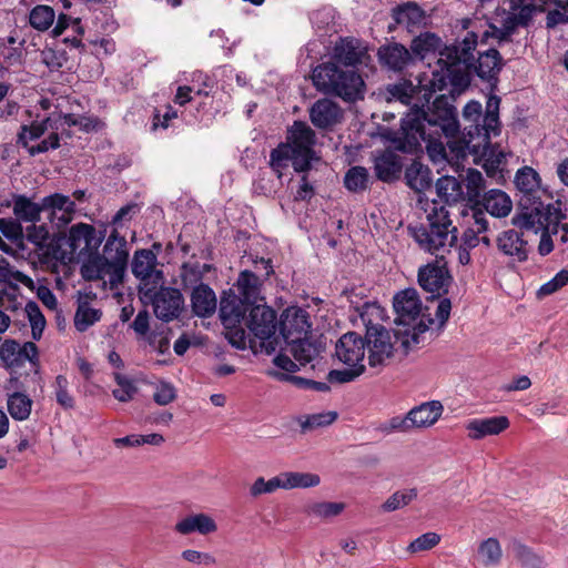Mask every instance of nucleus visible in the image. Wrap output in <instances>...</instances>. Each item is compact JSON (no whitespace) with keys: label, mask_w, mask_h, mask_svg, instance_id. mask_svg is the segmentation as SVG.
<instances>
[{"label":"nucleus","mask_w":568,"mask_h":568,"mask_svg":"<svg viewBox=\"0 0 568 568\" xmlns=\"http://www.w3.org/2000/svg\"><path fill=\"white\" fill-rule=\"evenodd\" d=\"M286 351L291 353L300 366L313 362L320 354L318 346L306 337L285 341Z\"/></svg>","instance_id":"2f4dec72"},{"label":"nucleus","mask_w":568,"mask_h":568,"mask_svg":"<svg viewBox=\"0 0 568 568\" xmlns=\"http://www.w3.org/2000/svg\"><path fill=\"white\" fill-rule=\"evenodd\" d=\"M217 300L209 285H197L191 293V306L199 317H210L216 311Z\"/></svg>","instance_id":"c85d7f7f"},{"label":"nucleus","mask_w":568,"mask_h":568,"mask_svg":"<svg viewBox=\"0 0 568 568\" xmlns=\"http://www.w3.org/2000/svg\"><path fill=\"white\" fill-rule=\"evenodd\" d=\"M44 210L43 199L41 203H34L24 195H17L13 199V213L18 221L36 223Z\"/></svg>","instance_id":"f704fd0d"},{"label":"nucleus","mask_w":568,"mask_h":568,"mask_svg":"<svg viewBox=\"0 0 568 568\" xmlns=\"http://www.w3.org/2000/svg\"><path fill=\"white\" fill-rule=\"evenodd\" d=\"M479 204L494 217H506L513 209V202L507 193L501 190H489L483 195Z\"/></svg>","instance_id":"7c9ffc66"},{"label":"nucleus","mask_w":568,"mask_h":568,"mask_svg":"<svg viewBox=\"0 0 568 568\" xmlns=\"http://www.w3.org/2000/svg\"><path fill=\"white\" fill-rule=\"evenodd\" d=\"M392 18L396 24L404 26L408 32H415L425 27L427 17L417 2L407 1L392 9Z\"/></svg>","instance_id":"412c9836"},{"label":"nucleus","mask_w":568,"mask_h":568,"mask_svg":"<svg viewBox=\"0 0 568 568\" xmlns=\"http://www.w3.org/2000/svg\"><path fill=\"white\" fill-rule=\"evenodd\" d=\"M49 122L50 119L47 118L42 121H34L30 125H22L18 134V143L22 148H28L31 141L38 140L48 131Z\"/></svg>","instance_id":"603ef678"},{"label":"nucleus","mask_w":568,"mask_h":568,"mask_svg":"<svg viewBox=\"0 0 568 568\" xmlns=\"http://www.w3.org/2000/svg\"><path fill=\"white\" fill-rule=\"evenodd\" d=\"M346 508V505L342 501H314L305 507V514L321 519L329 520L339 516Z\"/></svg>","instance_id":"ea45409f"},{"label":"nucleus","mask_w":568,"mask_h":568,"mask_svg":"<svg viewBox=\"0 0 568 568\" xmlns=\"http://www.w3.org/2000/svg\"><path fill=\"white\" fill-rule=\"evenodd\" d=\"M210 264H201L199 262H187L181 267L180 277L184 288L204 285L202 280L204 274L211 271Z\"/></svg>","instance_id":"79ce46f5"},{"label":"nucleus","mask_w":568,"mask_h":568,"mask_svg":"<svg viewBox=\"0 0 568 568\" xmlns=\"http://www.w3.org/2000/svg\"><path fill=\"white\" fill-rule=\"evenodd\" d=\"M358 320L366 328V332L371 327L382 328L385 316V310L377 303H364L358 310Z\"/></svg>","instance_id":"a18cd8bd"},{"label":"nucleus","mask_w":568,"mask_h":568,"mask_svg":"<svg viewBox=\"0 0 568 568\" xmlns=\"http://www.w3.org/2000/svg\"><path fill=\"white\" fill-rule=\"evenodd\" d=\"M407 185L417 193H422L432 186L430 170L419 162H413L405 172Z\"/></svg>","instance_id":"c9c22d12"},{"label":"nucleus","mask_w":568,"mask_h":568,"mask_svg":"<svg viewBox=\"0 0 568 568\" xmlns=\"http://www.w3.org/2000/svg\"><path fill=\"white\" fill-rule=\"evenodd\" d=\"M315 142L316 134L313 129L304 122L295 121L287 130L286 142L273 149L270 154V165L277 178L283 175L288 162L296 172H307L315 159Z\"/></svg>","instance_id":"f03ea898"},{"label":"nucleus","mask_w":568,"mask_h":568,"mask_svg":"<svg viewBox=\"0 0 568 568\" xmlns=\"http://www.w3.org/2000/svg\"><path fill=\"white\" fill-rule=\"evenodd\" d=\"M444 406L439 400H429L415 406L408 412V419L414 428H428L442 416Z\"/></svg>","instance_id":"a878e982"},{"label":"nucleus","mask_w":568,"mask_h":568,"mask_svg":"<svg viewBox=\"0 0 568 568\" xmlns=\"http://www.w3.org/2000/svg\"><path fill=\"white\" fill-rule=\"evenodd\" d=\"M175 388L171 383L160 382L156 385L155 392L153 394V399L156 404L165 406L172 403L175 399Z\"/></svg>","instance_id":"774afa93"},{"label":"nucleus","mask_w":568,"mask_h":568,"mask_svg":"<svg viewBox=\"0 0 568 568\" xmlns=\"http://www.w3.org/2000/svg\"><path fill=\"white\" fill-rule=\"evenodd\" d=\"M336 418V412H322L304 417V419H301L300 425L303 432L313 430L315 428L325 427L333 424Z\"/></svg>","instance_id":"5fc2aeb1"},{"label":"nucleus","mask_w":568,"mask_h":568,"mask_svg":"<svg viewBox=\"0 0 568 568\" xmlns=\"http://www.w3.org/2000/svg\"><path fill=\"white\" fill-rule=\"evenodd\" d=\"M95 240V229L85 223L72 225L69 232V242L73 251H84L91 247Z\"/></svg>","instance_id":"e433bc0d"},{"label":"nucleus","mask_w":568,"mask_h":568,"mask_svg":"<svg viewBox=\"0 0 568 568\" xmlns=\"http://www.w3.org/2000/svg\"><path fill=\"white\" fill-rule=\"evenodd\" d=\"M365 369L364 365L349 367L347 369H333L328 373L327 379L331 383H348L358 377Z\"/></svg>","instance_id":"338daca9"},{"label":"nucleus","mask_w":568,"mask_h":568,"mask_svg":"<svg viewBox=\"0 0 568 568\" xmlns=\"http://www.w3.org/2000/svg\"><path fill=\"white\" fill-rule=\"evenodd\" d=\"M102 312L93 308L87 301L79 300L74 314V327L79 332H85L90 326L101 320Z\"/></svg>","instance_id":"c03bdc74"},{"label":"nucleus","mask_w":568,"mask_h":568,"mask_svg":"<svg viewBox=\"0 0 568 568\" xmlns=\"http://www.w3.org/2000/svg\"><path fill=\"white\" fill-rule=\"evenodd\" d=\"M114 379L119 387L112 390L113 396L122 403L131 400L138 392L133 382L121 374H115Z\"/></svg>","instance_id":"13d9d810"},{"label":"nucleus","mask_w":568,"mask_h":568,"mask_svg":"<svg viewBox=\"0 0 568 568\" xmlns=\"http://www.w3.org/2000/svg\"><path fill=\"white\" fill-rule=\"evenodd\" d=\"M57 402L64 409H71L74 406V398L69 394V382L65 376L58 375L53 383Z\"/></svg>","instance_id":"4d7b16f0"},{"label":"nucleus","mask_w":568,"mask_h":568,"mask_svg":"<svg viewBox=\"0 0 568 568\" xmlns=\"http://www.w3.org/2000/svg\"><path fill=\"white\" fill-rule=\"evenodd\" d=\"M446 264L445 258H436L435 263H429L419 268L418 283L423 290L432 294V298L447 292L452 276Z\"/></svg>","instance_id":"9b49d317"},{"label":"nucleus","mask_w":568,"mask_h":568,"mask_svg":"<svg viewBox=\"0 0 568 568\" xmlns=\"http://www.w3.org/2000/svg\"><path fill=\"white\" fill-rule=\"evenodd\" d=\"M32 404V399L20 392L10 394L7 399L8 412L16 420L28 419L31 414Z\"/></svg>","instance_id":"37998d69"},{"label":"nucleus","mask_w":568,"mask_h":568,"mask_svg":"<svg viewBox=\"0 0 568 568\" xmlns=\"http://www.w3.org/2000/svg\"><path fill=\"white\" fill-rule=\"evenodd\" d=\"M558 209L550 203L545 204L540 197L520 196L519 212L513 217V224L521 231H531L535 234L547 230L551 222H556Z\"/></svg>","instance_id":"6e6552de"},{"label":"nucleus","mask_w":568,"mask_h":568,"mask_svg":"<svg viewBox=\"0 0 568 568\" xmlns=\"http://www.w3.org/2000/svg\"><path fill=\"white\" fill-rule=\"evenodd\" d=\"M446 45L442 38L434 32L425 31L416 36L410 43L412 53L418 57L420 60L436 54L442 58V51Z\"/></svg>","instance_id":"c756f323"},{"label":"nucleus","mask_w":568,"mask_h":568,"mask_svg":"<svg viewBox=\"0 0 568 568\" xmlns=\"http://www.w3.org/2000/svg\"><path fill=\"white\" fill-rule=\"evenodd\" d=\"M477 44L478 36L474 31H468L460 41L446 45L442 51V58L438 59L444 73L434 72L433 87L442 90L447 79L456 91L468 88Z\"/></svg>","instance_id":"7ed1b4c3"},{"label":"nucleus","mask_w":568,"mask_h":568,"mask_svg":"<svg viewBox=\"0 0 568 568\" xmlns=\"http://www.w3.org/2000/svg\"><path fill=\"white\" fill-rule=\"evenodd\" d=\"M515 554L527 568H544L546 566L545 559L525 545H517L515 547Z\"/></svg>","instance_id":"052dcab7"},{"label":"nucleus","mask_w":568,"mask_h":568,"mask_svg":"<svg viewBox=\"0 0 568 568\" xmlns=\"http://www.w3.org/2000/svg\"><path fill=\"white\" fill-rule=\"evenodd\" d=\"M368 349V364L372 367L382 366L393 354L390 334L385 328L371 327L365 334V347Z\"/></svg>","instance_id":"ddd939ff"},{"label":"nucleus","mask_w":568,"mask_h":568,"mask_svg":"<svg viewBox=\"0 0 568 568\" xmlns=\"http://www.w3.org/2000/svg\"><path fill=\"white\" fill-rule=\"evenodd\" d=\"M100 260L103 261L102 265H99L100 270H101V277H100V280H102L104 282V284L108 283L111 288L116 287L119 284L122 283L125 270H122L121 272H119L118 276H116L113 273V270H114V266H115V262L106 258L103 255H100Z\"/></svg>","instance_id":"680f3d73"},{"label":"nucleus","mask_w":568,"mask_h":568,"mask_svg":"<svg viewBox=\"0 0 568 568\" xmlns=\"http://www.w3.org/2000/svg\"><path fill=\"white\" fill-rule=\"evenodd\" d=\"M237 295L244 301L254 304L257 301L260 294V281L258 277L250 271H243L240 273L237 282L235 284Z\"/></svg>","instance_id":"58836bf2"},{"label":"nucleus","mask_w":568,"mask_h":568,"mask_svg":"<svg viewBox=\"0 0 568 568\" xmlns=\"http://www.w3.org/2000/svg\"><path fill=\"white\" fill-rule=\"evenodd\" d=\"M440 535L428 531L414 539L407 547V551L412 554L430 550L440 542Z\"/></svg>","instance_id":"bf43d9fd"},{"label":"nucleus","mask_w":568,"mask_h":568,"mask_svg":"<svg viewBox=\"0 0 568 568\" xmlns=\"http://www.w3.org/2000/svg\"><path fill=\"white\" fill-rule=\"evenodd\" d=\"M515 184L521 196L539 199L540 193V178L539 174L529 166H525L516 173Z\"/></svg>","instance_id":"72a5a7b5"},{"label":"nucleus","mask_w":568,"mask_h":568,"mask_svg":"<svg viewBox=\"0 0 568 568\" xmlns=\"http://www.w3.org/2000/svg\"><path fill=\"white\" fill-rule=\"evenodd\" d=\"M377 57L382 65L393 71H402L413 61L412 52L397 42L382 45Z\"/></svg>","instance_id":"5701e85b"},{"label":"nucleus","mask_w":568,"mask_h":568,"mask_svg":"<svg viewBox=\"0 0 568 568\" xmlns=\"http://www.w3.org/2000/svg\"><path fill=\"white\" fill-rule=\"evenodd\" d=\"M510 423L506 416H491L470 419L465 428L471 440H480L487 436H496L505 432Z\"/></svg>","instance_id":"6ab92c4d"},{"label":"nucleus","mask_w":568,"mask_h":568,"mask_svg":"<svg viewBox=\"0 0 568 568\" xmlns=\"http://www.w3.org/2000/svg\"><path fill=\"white\" fill-rule=\"evenodd\" d=\"M54 20L55 12L50 6L38 4L29 13V23L38 31H47Z\"/></svg>","instance_id":"de8ad7c7"},{"label":"nucleus","mask_w":568,"mask_h":568,"mask_svg":"<svg viewBox=\"0 0 568 568\" xmlns=\"http://www.w3.org/2000/svg\"><path fill=\"white\" fill-rule=\"evenodd\" d=\"M503 68V59L496 49H488L479 53L477 60L473 62L471 73L477 74L481 80H497V75Z\"/></svg>","instance_id":"bb28decb"},{"label":"nucleus","mask_w":568,"mask_h":568,"mask_svg":"<svg viewBox=\"0 0 568 568\" xmlns=\"http://www.w3.org/2000/svg\"><path fill=\"white\" fill-rule=\"evenodd\" d=\"M252 303L244 301L235 292H224L220 302V318L222 324L227 329H237L240 324L245 321L246 312H250ZM244 335V332L236 331L235 334Z\"/></svg>","instance_id":"9d476101"},{"label":"nucleus","mask_w":568,"mask_h":568,"mask_svg":"<svg viewBox=\"0 0 568 568\" xmlns=\"http://www.w3.org/2000/svg\"><path fill=\"white\" fill-rule=\"evenodd\" d=\"M49 235V230L45 224L37 225L36 223H32L26 229V239L33 243L38 248L47 246Z\"/></svg>","instance_id":"0e129e2a"},{"label":"nucleus","mask_w":568,"mask_h":568,"mask_svg":"<svg viewBox=\"0 0 568 568\" xmlns=\"http://www.w3.org/2000/svg\"><path fill=\"white\" fill-rule=\"evenodd\" d=\"M335 355L348 367H358L365 357V342L356 333H346L336 343Z\"/></svg>","instance_id":"dca6fc26"},{"label":"nucleus","mask_w":568,"mask_h":568,"mask_svg":"<svg viewBox=\"0 0 568 568\" xmlns=\"http://www.w3.org/2000/svg\"><path fill=\"white\" fill-rule=\"evenodd\" d=\"M144 296L151 300L155 316L165 322L178 317L184 305L181 292L172 287H161L153 295L148 291Z\"/></svg>","instance_id":"f8f14e48"},{"label":"nucleus","mask_w":568,"mask_h":568,"mask_svg":"<svg viewBox=\"0 0 568 568\" xmlns=\"http://www.w3.org/2000/svg\"><path fill=\"white\" fill-rule=\"evenodd\" d=\"M484 182L485 180L481 172L476 169H468L465 178V200L475 204H479V199L484 190Z\"/></svg>","instance_id":"8fccbe9b"},{"label":"nucleus","mask_w":568,"mask_h":568,"mask_svg":"<svg viewBox=\"0 0 568 568\" xmlns=\"http://www.w3.org/2000/svg\"><path fill=\"white\" fill-rule=\"evenodd\" d=\"M26 312L28 314V317H29V321L31 324L32 336H33V338L38 339V338H40V336L44 329L45 318L42 315L38 304L34 302H29L26 305Z\"/></svg>","instance_id":"e2e57ef3"},{"label":"nucleus","mask_w":568,"mask_h":568,"mask_svg":"<svg viewBox=\"0 0 568 568\" xmlns=\"http://www.w3.org/2000/svg\"><path fill=\"white\" fill-rule=\"evenodd\" d=\"M344 112L334 101L323 98L317 100L310 109V119L318 129H331L343 120Z\"/></svg>","instance_id":"a211bd4d"},{"label":"nucleus","mask_w":568,"mask_h":568,"mask_svg":"<svg viewBox=\"0 0 568 568\" xmlns=\"http://www.w3.org/2000/svg\"><path fill=\"white\" fill-rule=\"evenodd\" d=\"M158 258L151 250L141 248L134 252L131 270L133 275L142 283L159 284L163 280L162 271L156 270Z\"/></svg>","instance_id":"f3484780"},{"label":"nucleus","mask_w":568,"mask_h":568,"mask_svg":"<svg viewBox=\"0 0 568 568\" xmlns=\"http://www.w3.org/2000/svg\"><path fill=\"white\" fill-rule=\"evenodd\" d=\"M409 230L418 247L437 258H445L457 241V229L453 226L449 212L444 206H434L427 214V224Z\"/></svg>","instance_id":"20e7f679"},{"label":"nucleus","mask_w":568,"mask_h":568,"mask_svg":"<svg viewBox=\"0 0 568 568\" xmlns=\"http://www.w3.org/2000/svg\"><path fill=\"white\" fill-rule=\"evenodd\" d=\"M365 49L357 39L345 38L336 42L333 49V58L346 67H355L363 61Z\"/></svg>","instance_id":"cd10ccee"},{"label":"nucleus","mask_w":568,"mask_h":568,"mask_svg":"<svg viewBox=\"0 0 568 568\" xmlns=\"http://www.w3.org/2000/svg\"><path fill=\"white\" fill-rule=\"evenodd\" d=\"M217 528L214 518L205 513L187 515L178 520L174 525V531L181 536L195 532L206 536L216 532Z\"/></svg>","instance_id":"4be33fe9"},{"label":"nucleus","mask_w":568,"mask_h":568,"mask_svg":"<svg viewBox=\"0 0 568 568\" xmlns=\"http://www.w3.org/2000/svg\"><path fill=\"white\" fill-rule=\"evenodd\" d=\"M416 90L417 87H415L410 81L402 80L397 83L389 84L387 87V100L389 102L398 101L404 105H408L410 104V101L414 98Z\"/></svg>","instance_id":"3c124183"},{"label":"nucleus","mask_w":568,"mask_h":568,"mask_svg":"<svg viewBox=\"0 0 568 568\" xmlns=\"http://www.w3.org/2000/svg\"><path fill=\"white\" fill-rule=\"evenodd\" d=\"M43 206L45 210H52V212H62L61 220L64 224L71 222L75 212V203L70 196L54 193L43 197Z\"/></svg>","instance_id":"4c0bfd02"},{"label":"nucleus","mask_w":568,"mask_h":568,"mask_svg":"<svg viewBox=\"0 0 568 568\" xmlns=\"http://www.w3.org/2000/svg\"><path fill=\"white\" fill-rule=\"evenodd\" d=\"M246 326L261 341L267 353L276 348V314L266 305H253L246 318Z\"/></svg>","instance_id":"1a4fd4ad"},{"label":"nucleus","mask_w":568,"mask_h":568,"mask_svg":"<svg viewBox=\"0 0 568 568\" xmlns=\"http://www.w3.org/2000/svg\"><path fill=\"white\" fill-rule=\"evenodd\" d=\"M478 556L485 567H495L499 565L503 557V550L499 541L493 537L481 541L478 546Z\"/></svg>","instance_id":"49530a36"},{"label":"nucleus","mask_w":568,"mask_h":568,"mask_svg":"<svg viewBox=\"0 0 568 568\" xmlns=\"http://www.w3.org/2000/svg\"><path fill=\"white\" fill-rule=\"evenodd\" d=\"M402 169V158L394 151H383L374 159V171L376 178L383 182L390 183L398 180Z\"/></svg>","instance_id":"b1692460"},{"label":"nucleus","mask_w":568,"mask_h":568,"mask_svg":"<svg viewBox=\"0 0 568 568\" xmlns=\"http://www.w3.org/2000/svg\"><path fill=\"white\" fill-rule=\"evenodd\" d=\"M438 197L446 204H455L465 200V192L459 180L454 176H442L436 182Z\"/></svg>","instance_id":"473e14b6"},{"label":"nucleus","mask_w":568,"mask_h":568,"mask_svg":"<svg viewBox=\"0 0 568 568\" xmlns=\"http://www.w3.org/2000/svg\"><path fill=\"white\" fill-rule=\"evenodd\" d=\"M395 323L407 327L403 333L415 344L419 343V335L428 329L422 302L415 288H407L394 296Z\"/></svg>","instance_id":"0eeeda50"},{"label":"nucleus","mask_w":568,"mask_h":568,"mask_svg":"<svg viewBox=\"0 0 568 568\" xmlns=\"http://www.w3.org/2000/svg\"><path fill=\"white\" fill-rule=\"evenodd\" d=\"M103 256L115 262L113 273L118 276V273L122 270H126L129 250L128 243L124 236H121L116 229H114L103 247Z\"/></svg>","instance_id":"393cba45"},{"label":"nucleus","mask_w":568,"mask_h":568,"mask_svg":"<svg viewBox=\"0 0 568 568\" xmlns=\"http://www.w3.org/2000/svg\"><path fill=\"white\" fill-rule=\"evenodd\" d=\"M283 489L311 488L321 484V477L314 473L283 471L281 473Z\"/></svg>","instance_id":"a19ab883"},{"label":"nucleus","mask_w":568,"mask_h":568,"mask_svg":"<svg viewBox=\"0 0 568 568\" xmlns=\"http://www.w3.org/2000/svg\"><path fill=\"white\" fill-rule=\"evenodd\" d=\"M311 331L308 313L301 307L286 308L280 322V332L284 341L306 337Z\"/></svg>","instance_id":"2eb2a0df"},{"label":"nucleus","mask_w":568,"mask_h":568,"mask_svg":"<svg viewBox=\"0 0 568 568\" xmlns=\"http://www.w3.org/2000/svg\"><path fill=\"white\" fill-rule=\"evenodd\" d=\"M0 359L8 368L22 367L27 362L34 364L38 359V347L32 342L21 345L13 339H7L0 346Z\"/></svg>","instance_id":"4468645a"},{"label":"nucleus","mask_w":568,"mask_h":568,"mask_svg":"<svg viewBox=\"0 0 568 568\" xmlns=\"http://www.w3.org/2000/svg\"><path fill=\"white\" fill-rule=\"evenodd\" d=\"M416 497V488L397 490L385 500L382 505V510L385 513L395 511L410 504Z\"/></svg>","instance_id":"864d4df0"},{"label":"nucleus","mask_w":568,"mask_h":568,"mask_svg":"<svg viewBox=\"0 0 568 568\" xmlns=\"http://www.w3.org/2000/svg\"><path fill=\"white\" fill-rule=\"evenodd\" d=\"M568 284V270L559 271L550 281L542 284L538 290L539 296L550 295Z\"/></svg>","instance_id":"69168bd1"},{"label":"nucleus","mask_w":568,"mask_h":568,"mask_svg":"<svg viewBox=\"0 0 568 568\" xmlns=\"http://www.w3.org/2000/svg\"><path fill=\"white\" fill-rule=\"evenodd\" d=\"M277 489H283V480L281 474L265 480L263 477H258L250 487V495L256 498L264 494H272Z\"/></svg>","instance_id":"6e6d98bb"},{"label":"nucleus","mask_w":568,"mask_h":568,"mask_svg":"<svg viewBox=\"0 0 568 568\" xmlns=\"http://www.w3.org/2000/svg\"><path fill=\"white\" fill-rule=\"evenodd\" d=\"M508 12L503 19L501 27L489 26L481 36V42L486 43L489 37L503 42L514 33L518 27H526L532 18L535 9H545L548 4H556L560 8L568 7V0H506Z\"/></svg>","instance_id":"423d86ee"},{"label":"nucleus","mask_w":568,"mask_h":568,"mask_svg":"<svg viewBox=\"0 0 568 568\" xmlns=\"http://www.w3.org/2000/svg\"><path fill=\"white\" fill-rule=\"evenodd\" d=\"M314 87L324 94L335 95L345 102L362 100L365 82L354 70L338 67L335 62L318 64L312 73Z\"/></svg>","instance_id":"39448f33"},{"label":"nucleus","mask_w":568,"mask_h":568,"mask_svg":"<svg viewBox=\"0 0 568 568\" xmlns=\"http://www.w3.org/2000/svg\"><path fill=\"white\" fill-rule=\"evenodd\" d=\"M369 173L364 166L351 168L344 176V185L351 192H363L369 185Z\"/></svg>","instance_id":"09e8293b"},{"label":"nucleus","mask_w":568,"mask_h":568,"mask_svg":"<svg viewBox=\"0 0 568 568\" xmlns=\"http://www.w3.org/2000/svg\"><path fill=\"white\" fill-rule=\"evenodd\" d=\"M499 105L497 95L488 98L485 113L480 102H467L462 112L463 138L455 141L459 132L456 108L449 97L442 94L427 110L412 106L402 119L400 129L388 133V139L396 150L405 153L416 152L425 142L428 156L435 164L450 161L446 146L456 159L464 158L466 151L486 155L491 136L500 133Z\"/></svg>","instance_id":"f257e3e1"},{"label":"nucleus","mask_w":568,"mask_h":568,"mask_svg":"<svg viewBox=\"0 0 568 568\" xmlns=\"http://www.w3.org/2000/svg\"><path fill=\"white\" fill-rule=\"evenodd\" d=\"M523 231L505 230L496 239L498 250L517 262H525L528 258V242L524 240Z\"/></svg>","instance_id":"aec40b11"}]
</instances>
